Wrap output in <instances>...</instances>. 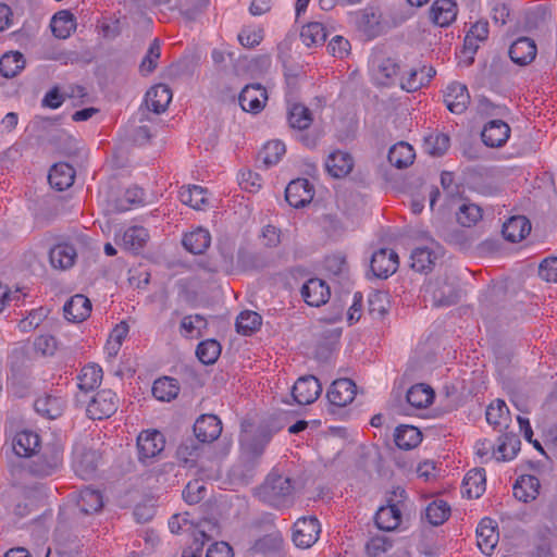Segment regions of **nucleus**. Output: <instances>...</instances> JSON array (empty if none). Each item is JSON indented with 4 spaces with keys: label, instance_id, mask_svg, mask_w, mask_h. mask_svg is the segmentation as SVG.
<instances>
[{
    "label": "nucleus",
    "instance_id": "nucleus-1",
    "mask_svg": "<svg viewBox=\"0 0 557 557\" xmlns=\"http://www.w3.org/2000/svg\"><path fill=\"white\" fill-rule=\"evenodd\" d=\"M259 499L274 508L288 507L294 499V485L290 478L271 471L257 488Z\"/></svg>",
    "mask_w": 557,
    "mask_h": 557
},
{
    "label": "nucleus",
    "instance_id": "nucleus-2",
    "mask_svg": "<svg viewBox=\"0 0 557 557\" xmlns=\"http://www.w3.org/2000/svg\"><path fill=\"white\" fill-rule=\"evenodd\" d=\"M424 298H430L434 307L455 305L459 299L458 282L455 276H441L423 286Z\"/></svg>",
    "mask_w": 557,
    "mask_h": 557
},
{
    "label": "nucleus",
    "instance_id": "nucleus-3",
    "mask_svg": "<svg viewBox=\"0 0 557 557\" xmlns=\"http://www.w3.org/2000/svg\"><path fill=\"white\" fill-rule=\"evenodd\" d=\"M62 449L58 446H51L32 459L27 465V470L30 475L42 479L57 473L62 467Z\"/></svg>",
    "mask_w": 557,
    "mask_h": 557
},
{
    "label": "nucleus",
    "instance_id": "nucleus-4",
    "mask_svg": "<svg viewBox=\"0 0 557 557\" xmlns=\"http://www.w3.org/2000/svg\"><path fill=\"white\" fill-rule=\"evenodd\" d=\"M169 529L172 533L178 534L181 532H191L196 541L201 540V546L206 541L211 539V534L208 531H213L215 525L205 520L199 523H195L190 520L189 512L173 515L169 520Z\"/></svg>",
    "mask_w": 557,
    "mask_h": 557
},
{
    "label": "nucleus",
    "instance_id": "nucleus-5",
    "mask_svg": "<svg viewBox=\"0 0 557 557\" xmlns=\"http://www.w3.org/2000/svg\"><path fill=\"white\" fill-rule=\"evenodd\" d=\"M165 447V437L158 430H145L137 436L138 460L148 463L159 457Z\"/></svg>",
    "mask_w": 557,
    "mask_h": 557
},
{
    "label": "nucleus",
    "instance_id": "nucleus-6",
    "mask_svg": "<svg viewBox=\"0 0 557 557\" xmlns=\"http://www.w3.org/2000/svg\"><path fill=\"white\" fill-rule=\"evenodd\" d=\"M119 397L111 389L99 391L87 405V416L92 420L111 417L117 410Z\"/></svg>",
    "mask_w": 557,
    "mask_h": 557
},
{
    "label": "nucleus",
    "instance_id": "nucleus-7",
    "mask_svg": "<svg viewBox=\"0 0 557 557\" xmlns=\"http://www.w3.org/2000/svg\"><path fill=\"white\" fill-rule=\"evenodd\" d=\"M370 73L376 85L388 87L398 79L399 65L391 58L374 55L370 60Z\"/></svg>",
    "mask_w": 557,
    "mask_h": 557
},
{
    "label": "nucleus",
    "instance_id": "nucleus-8",
    "mask_svg": "<svg viewBox=\"0 0 557 557\" xmlns=\"http://www.w3.org/2000/svg\"><path fill=\"white\" fill-rule=\"evenodd\" d=\"M321 533V525L315 517H304L294 524L293 542L297 547L309 548L318 540Z\"/></svg>",
    "mask_w": 557,
    "mask_h": 557
},
{
    "label": "nucleus",
    "instance_id": "nucleus-9",
    "mask_svg": "<svg viewBox=\"0 0 557 557\" xmlns=\"http://www.w3.org/2000/svg\"><path fill=\"white\" fill-rule=\"evenodd\" d=\"M99 458L96 450L76 446L73 450L72 461L75 473L83 480L91 479L98 467Z\"/></svg>",
    "mask_w": 557,
    "mask_h": 557
},
{
    "label": "nucleus",
    "instance_id": "nucleus-10",
    "mask_svg": "<svg viewBox=\"0 0 557 557\" xmlns=\"http://www.w3.org/2000/svg\"><path fill=\"white\" fill-rule=\"evenodd\" d=\"M322 393L320 381L313 375L299 377L292 389V396L298 405H310L314 403Z\"/></svg>",
    "mask_w": 557,
    "mask_h": 557
},
{
    "label": "nucleus",
    "instance_id": "nucleus-11",
    "mask_svg": "<svg viewBox=\"0 0 557 557\" xmlns=\"http://www.w3.org/2000/svg\"><path fill=\"white\" fill-rule=\"evenodd\" d=\"M399 265L398 255L388 248L376 250L371 258V271L379 278H387Z\"/></svg>",
    "mask_w": 557,
    "mask_h": 557
},
{
    "label": "nucleus",
    "instance_id": "nucleus-12",
    "mask_svg": "<svg viewBox=\"0 0 557 557\" xmlns=\"http://www.w3.org/2000/svg\"><path fill=\"white\" fill-rule=\"evenodd\" d=\"M313 196V185L307 178L294 180L285 189V199L294 208H301L310 203Z\"/></svg>",
    "mask_w": 557,
    "mask_h": 557
},
{
    "label": "nucleus",
    "instance_id": "nucleus-13",
    "mask_svg": "<svg viewBox=\"0 0 557 557\" xmlns=\"http://www.w3.org/2000/svg\"><path fill=\"white\" fill-rule=\"evenodd\" d=\"M444 102L451 113H463L470 103V94L467 86L459 82L448 84L444 91Z\"/></svg>",
    "mask_w": 557,
    "mask_h": 557
},
{
    "label": "nucleus",
    "instance_id": "nucleus-14",
    "mask_svg": "<svg viewBox=\"0 0 557 557\" xmlns=\"http://www.w3.org/2000/svg\"><path fill=\"white\" fill-rule=\"evenodd\" d=\"M238 100L244 111L257 114L264 108L268 94L260 84H251L243 88Z\"/></svg>",
    "mask_w": 557,
    "mask_h": 557
},
{
    "label": "nucleus",
    "instance_id": "nucleus-15",
    "mask_svg": "<svg viewBox=\"0 0 557 557\" xmlns=\"http://www.w3.org/2000/svg\"><path fill=\"white\" fill-rule=\"evenodd\" d=\"M510 137V127L503 120L488 121L482 132L481 138L485 146L491 148L503 147Z\"/></svg>",
    "mask_w": 557,
    "mask_h": 557
},
{
    "label": "nucleus",
    "instance_id": "nucleus-16",
    "mask_svg": "<svg viewBox=\"0 0 557 557\" xmlns=\"http://www.w3.org/2000/svg\"><path fill=\"white\" fill-rule=\"evenodd\" d=\"M356 396V384L350 379L335 380L327 389L326 397L330 404L337 407H345Z\"/></svg>",
    "mask_w": 557,
    "mask_h": 557
},
{
    "label": "nucleus",
    "instance_id": "nucleus-17",
    "mask_svg": "<svg viewBox=\"0 0 557 557\" xmlns=\"http://www.w3.org/2000/svg\"><path fill=\"white\" fill-rule=\"evenodd\" d=\"M304 300L311 307H320L327 302L331 296L329 285L320 278L308 280L301 287Z\"/></svg>",
    "mask_w": 557,
    "mask_h": 557
},
{
    "label": "nucleus",
    "instance_id": "nucleus-18",
    "mask_svg": "<svg viewBox=\"0 0 557 557\" xmlns=\"http://www.w3.org/2000/svg\"><path fill=\"white\" fill-rule=\"evenodd\" d=\"M222 432L221 420L214 414H202L194 424V433L202 443L215 441Z\"/></svg>",
    "mask_w": 557,
    "mask_h": 557
},
{
    "label": "nucleus",
    "instance_id": "nucleus-19",
    "mask_svg": "<svg viewBox=\"0 0 557 557\" xmlns=\"http://www.w3.org/2000/svg\"><path fill=\"white\" fill-rule=\"evenodd\" d=\"M324 164L331 176L342 178L352 171L354 158L349 152L334 150L327 156Z\"/></svg>",
    "mask_w": 557,
    "mask_h": 557
},
{
    "label": "nucleus",
    "instance_id": "nucleus-20",
    "mask_svg": "<svg viewBox=\"0 0 557 557\" xmlns=\"http://www.w3.org/2000/svg\"><path fill=\"white\" fill-rule=\"evenodd\" d=\"M476 540L478 546L481 552L485 555H491L496 547L499 534L497 531V525L490 518H484L481 520L476 528Z\"/></svg>",
    "mask_w": 557,
    "mask_h": 557
},
{
    "label": "nucleus",
    "instance_id": "nucleus-21",
    "mask_svg": "<svg viewBox=\"0 0 557 557\" xmlns=\"http://www.w3.org/2000/svg\"><path fill=\"white\" fill-rule=\"evenodd\" d=\"M435 73L436 71L432 66L411 69L399 78L400 87L408 92L417 91L428 85Z\"/></svg>",
    "mask_w": 557,
    "mask_h": 557
},
{
    "label": "nucleus",
    "instance_id": "nucleus-22",
    "mask_svg": "<svg viewBox=\"0 0 557 557\" xmlns=\"http://www.w3.org/2000/svg\"><path fill=\"white\" fill-rule=\"evenodd\" d=\"M66 320L79 323L85 321L91 312V302L85 295L76 294L72 296L63 307Z\"/></svg>",
    "mask_w": 557,
    "mask_h": 557
},
{
    "label": "nucleus",
    "instance_id": "nucleus-23",
    "mask_svg": "<svg viewBox=\"0 0 557 557\" xmlns=\"http://www.w3.org/2000/svg\"><path fill=\"white\" fill-rule=\"evenodd\" d=\"M537 48L533 39L520 37L509 48L511 61L519 65L530 64L536 57Z\"/></svg>",
    "mask_w": 557,
    "mask_h": 557
},
{
    "label": "nucleus",
    "instance_id": "nucleus-24",
    "mask_svg": "<svg viewBox=\"0 0 557 557\" xmlns=\"http://www.w3.org/2000/svg\"><path fill=\"white\" fill-rule=\"evenodd\" d=\"M458 8L454 0H435L430 9V18L441 27L450 25L457 17Z\"/></svg>",
    "mask_w": 557,
    "mask_h": 557
},
{
    "label": "nucleus",
    "instance_id": "nucleus-25",
    "mask_svg": "<svg viewBox=\"0 0 557 557\" xmlns=\"http://www.w3.org/2000/svg\"><path fill=\"white\" fill-rule=\"evenodd\" d=\"M486 421L490 425L499 432L508 429L511 422L510 411L506 403L502 399H496L486 408Z\"/></svg>",
    "mask_w": 557,
    "mask_h": 557
},
{
    "label": "nucleus",
    "instance_id": "nucleus-26",
    "mask_svg": "<svg viewBox=\"0 0 557 557\" xmlns=\"http://www.w3.org/2000/svg\"><path fill=\"white\" fill-rule=\"evenodd\" d=\"M72 495L79 511L84 515L98 512L103 506L102 495L99 491L86 487Z\"/></svg>",
    "mask_w": 557,
    "mask_h": 557
},
{
    "label": "nucleus",
    "instance_id": "nucleus-27",
    "mask_svg": "<svg viewBox=\"0 0 557 557\" xmlns=\"http://www.w3.org/2000/svg\"><path fill=\"white\" fill-rule=\"evenodd\" d=\"M486 488L485 470L474 468L470 470L462 481V495L469 499L479 498Z\"/></svg>",
    "mask_w": 557,
    "mask_h": 557
},
{
    "label": "nucleus",
    "instance_id": "nucleus-28",
    "mask_svg": "<svg viewBox=\"0 0 557 557\" xmlns=\"http://www.w3.org/2000/svg\"><path fill=\"white\" fill-rule=\"evenodd\" d=\"M75 180V170L65 162H59L52 165L48 174V181L51 187L58 190H64L73 185Z\"/></svg>",
    "mask_w": 557,
    "mask_h": 557
},
{
    "label": "nucleus",
    "instance_id": "nucleus-29",
    "mask_svg": "<svg viewBox=\"0 0 557 557\" xmlns=\"http://www.w3.org/2000/svg\"><path fill=\"white\" fill-rule=\"evenodd\" d=\"M147 108L154 112H164L172 100V91L169 86L164 84H158L151 87L146 94Z\"/></svg>",
    "mask_w": 557,
    "mask_h": 557
},
{
    "label": "nucleus",
    "instance_id": "nucleus-30",
    "mask_svg": "<svg viewBox=\"0 0 557 557\" xmlns=\"http://www.w3.org/2000/svg\"><path fill=\"white\" fill-rule=\"evenodd\" d=\"M149 232L144 226L134 225L126 228L119 243L123 249L139 252L149 240Z\"/></svg>",
    "mask_w": 557,
    "mask_h": 557
},
{
    "label": "nucleus",
    "instance_id": "nucleus-31",
    "mask_svg": "<svg viewBox=\"0 0 557 557\" xmlns=\"http://www.w3.org/2000/svg\"><path fill=\"white\" fill-rule=\"evenodd\" d=\"M540 480L530 474L521 475L513 485V496L523 503L534 500L540 494Z\"/></svg>",
    "mask_w": 557,
    "mask_h": 557
},
{
    "label": "nucleus",
    "instance_id": "nucleus-32",
    "mask_svg": "<svg viewBox=\"0 0 557 557\" xmlns=\"http://www.w3.org/2000/svg\"><path fill=\"white\" fill-rule=\"evenodd\" d=\"M76 249L70 244H58L50 249L49 259L54 269L66 270L74 265Z\"/></svg>",
    "mask_w": 557,
    "mask_h": 557
},
{
    "label": "nucleus",
    "instance_id": "nucleus-33",
    "mask_svg": "<svg viewBox=\"0 0 557 557\" xmlns=\"http://www.w3.org/2000/svg\"><path fill=\"white\" fill-rule=\"evenodd\" d=\"M502 232L507 240L518 243L530 234L531 223L523 215L512 216L504 223Z\"/></svg>",
    "mask_w": 557,
    "mask_h": 557
},
{
    "label": "nucleus",
    "instance_id": "nucleus-34",
    "mask_svg": "<svg viewBox=\"0 0 557 557\" xmlns=\"http://www.w3.org/2000/svg\"><path fill=\"white\" fill-rule=\"evenodd\" d=\"M39 445V435L28 430L17 432L13 438V450L20 457H30Z\"/></svg>",
    "mask_w": 557,
    "mask_h": 557
},
{
    "label": "nucleus",
    "instance_id": "nucleus-35",
    "mask_svg": "<svg viewBox=\"0 0 557 557\" xmlns=\"http://www.w3.org/2000/svg\"><path fill=\"white\" fill-rule=\"evenodd\" d=\"M207 327L208 322L206 318L196 313L183 317L178 331L184 338L195 339L201 337Z\"/></svg>",
    "mask_w": 557,
    "mask_h": 557
},
{
    "label": "nucleus",
    "instance_id": "nucleus-36",
    "mask_svg": "<svg viewBox=\"0 0 557 557\" xmlns=\"http://www.w3.org/2000/svg\"><path fill=\"white\" fill-rule=\"evenodd\" d=\"M401 522V511L396 504L382 506L375 513V524L380 530L393 531Z\"/></svg>",
    "mask_w": 557,
    "mask_h": 557
},
{
    "label": "nucleus",
    "instance_id": "nucleus-37",
    "mask_svg": "<svg viewBox=\"0 0 557 557\" xmlns=\"http://www.w3.org/2000/svg\"><path fill=\"white\" fill-rule=\"evenodd\" d=\"M211 235L208 230L198 227L187 234L183 238V246L186 250L194 255L203 253L210 246Z\"/></svg>",
    "mask_w": 557,
    "mask_h": 557
},
{
    "label": "nucleus",
    "instance_id": "nucleus-38",
    "mask_svg": "<svg viewBox=\"0 0 557 557\" xmlns=\"http://www.w3.org/2000/svg\"><path fill=\"white\" fill-rule=\"evenodd\" d=\"M520 440L513 433H503L498 437V445L496 450H494V458L497 461H507L511 460L516 457L517 453L520 450Z\"/></svg>",
    "mask_w": 557,
    "mask_h": 557
},
{
    "label": "nucleus",
    "instance_id": "nucleus-39",
    "mask_svg": "<svg viewBox=\"0 0 557 557\" xmlns=\"http://www.w3.org/2000/svg\"><path fill=\"white\" fill-rule=\"evenodd\" d=\"M433 246L435 244L432 242L431 246L417 247L412 250L410 259L413 270L424 272L432 269L438 258V252L433 249Z\"/></svg>",
    "mask_w": 557,
    "mask_h": 557
},
{
    "label": "nucleus",
    "instance_id": "nucleus-40",
    "mask_svg": "<svg viewBox=\"0 0 557 557\" xmlns=\"http://www.w3.org/2000/svg\"><path fill=\"white\" fill-rule=\"evenodd\" d=\"M422 441L420 430L413 425L403 424L396 428L394 442L400 449L409 450L416 448Z\"/></svg>",
    "mask_w": 557,
    "mask_h": 557
},
{
    "label": "nucleus",
    "instance_id": "nucleus-41",
    "mask_svg": "<svg viewBox=\"0 0 557 557\" xmlns=\"http://www.w3.org/2000/svg\"><path fill=\"white\" fill-rule=\"evenodd\" d=\"M102 377L101 367L96 363H88L81 369L77 375V386L84 392L92 391L101 384Z\"/></svg>",
    "mask_w": 557,
    "mask_h": 557
},
{
    "label": "nucleus",
    "instance_id": "nucleus-42",
    "mask_svg": "<svg viewBox=\"0 0 557 557\" xmlns=\"http://www.w3.org/2000/svg\"><path fill=\"white\" fill-rule=\"evenodd\" d=\"M327 27L322 22H310L302 26L300 39L307 47H318L325 42Z\"/></svg>",
    "mask_w": 557,
    "mask_h": 557
},
{
    "label": "nucleus",
    "instance_id": "nucleus-43",
    "mask_svg": "<svg viewBox=\"0 0 557 557\" xmlns=\"http://www.w3.org/2000/svg\"><path fill=\"white\" fill-rule=\"evenodd\" d=\"M406 399L411 408L423 409L433 403L434 391L429 385L416 384L408 389Z\"/></svg>",
    "mask_w": 557,
    "mask_h": 557
},
{
    "label": "nucleus",
    "instance_id": "nucleus-44",
    "mask_svg": "<svg viewBox=\"0 0 557 557\" xmlns=\"http://www.w3.org/2000/svg\"><path fill=\"white\" fill-rule=\"evenodd\" d=\"M65 401L61 397L45 395L38 397L34 403L35 410L49 419H55L61 416Z\"/></svg>",
    "mask_w": 557,
    "mask_h": 557
},
{
    "label": "nucleus",
    "instance_id": "nucleus-45",
    "mask_svg": "<svg viewBox=\"0 0 557 557\" xmlns=\"http://www.w3.org/2000/svg\"><path fill=\"white\" fill-rule=\"evenodd\" d=\"M271 438L272 432L267 428H260L252 437L245 435L242 438V446L246 453L258 457L263 453Z\"/></svg>",
    "mask_w": 557,
    "mask_h": 557
},
{
    "label": "nucleus",
    "instance_id": "nucleus-46",
    "mask_svg": "<svg viewBox=\"0 0 557 557\" xmlns=\"http://www.w3.org/2000/svg\"><path fill=\"white\" fill-rule=\"evenodd\" d=\"M416 158L414 150L411 145L399 141L388 151V161L397 169H405L412 164Z\"/></svg>",
    "mask_w": 557,
    "mask_h": 557
},
{
    "label": "nucleus",
    "instance_id": "nucleus-47",
    "mask_svg": "<svg viewBox=\"0 0 557 557\" xmlns=\"http://www.w3.org/2000/svg\"><path fill=\"white\" fill-rule=\"evenodd\" d=\"M180 392V386L175 379L164 376L154 381L152 385V395L161 401L174 399Z\"/></svg>",
    "mask_w": 557,
    "mask_h": 557
},
{
    "label": "nucleus",
    "instance_id": "nucleus-48",
    "mask_svg": "<svg viewBox=\"0 0 557 557\" xmlns=\"http://www.w3.org/2000/svg\"><path fill=\"white\" fill-rule=\"evenodd\" d=\"M180 199L184 205L200 210L208 202L207 190L201 186L191 185L180 190Z\"/></svg>",
    "mask_w": 557,
    "mask_h": 557
},
{
    "label": "nucleus",
    "instance_id": "nucleus-49",
    "mask_svg": "<svg viewBox=\"0 0 557 557\" xmlns=\"http://www.w3.org/2000/svg\"><path fill=\"white\" fill-rule=\"evenodd\" d=\"M74 28V16L66 11L57 13L51 20V30L57 38L65 39L70 37Z\"/></svg>",
    "mask_w": 557,
    "mask_h": 557
},
{
    "label": "nucleus",
    "instance_id": "nucleus-50",
    "mask_svg": "<svg viewBox=\"0 0 557 557\" xmlns=\"http://www.w3.org/2000/svg\"><path fill=\"white\" fill-rule=\"evenodd\" d=\"M394 541L383 534H375L369 537L364 544V553L367 557H383L392 549Z\"/></svg>",
    "mask_w": 557,
    "mask_h": 557
},
{
    "label": "nucleus",
    "instance_id": "nucleus-51",
    "mask_svg": "<svg viewBox=\"0 0 557 557\" xmlns=\"http://www.w3.org/2000/svg\"><path fill=\"white\" fill-rule=\"evenodd\" d=\"M285 151L284 143L281 140H271L268 141L259 152V160L262 161L265 168H270L280 162Z\"/></svg>",
    "mask_w": 557,
    "mask_h": 557
},
{
    "label": "nucleus",
    "instance_id": "nucleus-52",
    "mask_svg": "<svg viewBox=\"0 0 557 557\" xmlns=\"http://www.w3.org/2000/svg\"><path fill=\"white\" fill-rule=\"evenodd\" d=\"M262 318L259 313L246 310L236 319V331L242 335H251L260 329Z\"/></svg>",
    "mask_w": 557,
    "mask_h": 557
},
{
    "label": "nucleus",
    "instance_id": "nucleus-53",
    "mask_svg": "<svg viewBox=\"0 0 557 557\" xmlns=\"http://www.w3.org/2000/svg\"><path fill=\"white\" fill-rule=\"evenodd\" d=\"M25 64L23 54L20 52H9L0 58V74L3 77H14Z\"/></svg>",
    "mask_w": 557,
    "mask_h": 557
},
{
    "label": "nucleus",
    "instance_id": "nucleus-54",
    "mask_svg": "<svg viewBox=\"0 0 557 557\" xmlns=\"http://www.w3.org/2000/svg\"><path fill=\"white\" fill-rule=\"evenodd\" d=\"M450 139L444 133H431L424 138V150L434 157L443 156L449 148Z\"/></svg>",
    "mask_w": 557,
    "mask_h": 557
},
{
    "label": "nucleus",
    "instance_id": "nucleus-55",
    "mask_svg": "<svg viewBox=\"0 0 557 557\" xmlns=\"http://www.w3.org/2000/svg\"><path fill=\"white\" fill-rule=\"evenodd\" d=\"M450 516V507L449 505L442 499H437L429 504L425 509L426 520L432 525H441L443 524Z\"/></svg>",
    "mask_w": 557,
    "mask_h": 557
},
{
    "label": "nucleus",
    "instance_id": "nucleus-56",
    "mask_svg": "<svg viewBox=\"0 0 557 557\" xmlns=\"http://www.w3.org/2000/svg\"><path fill=\"white\" fill-rule=\"evenodd\" d=\"M288 123L290 127L299 131L308 128L312 123L310 110L302 104H294L288 112Z\"/></svg>",
    "mask_w": 557,
    "mask_h": 557
},
{
    "label": "nucleus",
    "instance_id": "nucleus-57",
    "mask_svg": "<svg viewBox=\"0 0 557 557\" xmlns=\"http://www.w3.org/2000/svg\"><path fill=\"white\" fill-rule=\"evenodd\" d=\"M221 354V345L215 339H207L198 344L196 355L203 364L214 363Z\"/></svg>",
    "mask_w": 557,
    "mask_h": 557
},
{
    "label": "nucleus",
    "instance_id": "nucleus-58",
    "mask_svg": "<svg viewBox=\"0 0 557 557\" xmlns=\"http://www.w3.org/2000/svg\"><path fill=\"white\" fill-rule=\"evenodd\" d=\"M160 55H161L160 42L157 38H154L152 40V42L150 44L147 53L145 54V57L143 58V60L139 64V72L143 75H148V74L152 73L158 65Z\"/></svg>",
    "mask_w": 557,
    "mask_h": 557
},
{
    "label": "nucleus",
    "instance_id": "nucleus-59",
    "mask_svg": "<svg viewBox=\"0 0 557 557\" xmlns=\"http://www.w3.org/2000/svg\"><path fill=\"white\" fill-rule=\"evenodd\" d=\"M482 218L481 208L474 203L462 205L457 212V221L460 225L470 227Z\"/></svg>",
    "mask_w": 557,
    "mask_h": 557
},
{
    "label": "nucleus",
    "instance_id": "nucleus-60",
    "mask_svg": "<svg viewBox=\"0 0 557 557\" xmlns=\"http://www.w3.org/2000/svg\"><path fill=\"white\" fill-rule=\"evenodd\" d=\"M488 36V23L487 22H476L473 24L466 35L465 46L469 49L475 50L478 48L479 41H484Z\"/></svg>",
    "mask_w": 557,
    "mask_h": 557
},
{
    "label": "nucleus",
    "instance_id": "nucleus-61",
    "mask_svg": "<svg viewBox=\"0 0 557 557\" xmlns=\"http://www.w3.org/2000/svg\"><path fill=\"white\" fill-rule=\"evenodd\" d=\"M207 494L206 484L201 480L188 482L183 491V498L189 505L198 504Z\"/></svg>",
    "mask_w": 557,
    "mask_h": 557
},
{
    "label": "nucleus",
    "instance_id": "nucleus-62",
    "mask_svg": "<svg viewBox=\"0 0 557 557\" xmlns=\"http://www.w3.org/2000/svg\"><path fill=\"white\" fill-rule=\"evenodd\" d=\"M144 196V190L137 186L126 189L123 198L120 199L116 203V211L125 212L129 210L132 206L143 203Z\"/></svg>",
    "mask_w": 557,
    "mask_h": 557
},
{
    "label": "nucleus",
    "instance_id": "nucleus-63",
    "mask_svg": "<svg viewBox=\"0 0 557 557\" xmlns=\"http://www.w3.org/2000/svg\"><path fill=\"white\" fill-rule=\"evenodd\" d=\"M238 183L242 189L255 194L261 188L262 178L251 170H242L238 173Z\"/></svg>",
    "mask_w": 557,
    "mask_h": 557
},
{
    "label": "nucleus",
    "instance_id": "nucleus-64",
    "mask_svg": "<svg viewBox=\"0 0 557 557\" xmlns=\"http://www.w3.org/2000/svg\"><path fill=\"white\" fill-rule=\"evenodd\" d=\"M539 275L546 282L557 283V257L545 258L540 263Z\"/></svg>",
    "mask_w": 557,
    "mask_h": 557
}]
</instances>
